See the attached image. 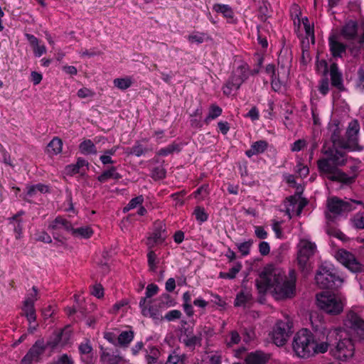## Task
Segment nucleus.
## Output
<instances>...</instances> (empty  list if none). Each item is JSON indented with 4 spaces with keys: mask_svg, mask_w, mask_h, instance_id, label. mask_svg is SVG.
<instances>
[{
    "mask_svg": "<svg viewBox=\"0 0 364 364\" xmlns=\"http://www.w3.org/2000/svg\"><path fill=\"white\" fill-rule=\"evenodd\" d=\"M296 274L294 270L286 275L280 268L269 266L259 274L256 286L260 294L269 291L276 300L293 298L296 294Z\"/></svg>",
    "mask_w": 364,
    "mask_h": 364,
    "instance_id": "f257e3e1",
    "label": "nucleus"
},
{
    "mask_svg": "<svg viewBox=\"0 0 364 364\" xmlns=\"http://www.w3.org/2000/svg\"><path fill=\"white\" fill-rule=\"evenodd\" d=\"M341 328H328L322 327L312 333L306 328L299 330L294 336L292 347L298 357L308 358L316 354L328 351L331 338L338 335Z\"/></svg>",
    "mask_w": 364,
    "mask_h": 364,
    "instance_id": "f03ea898",
    "label": "nucleus"
},
{
    "mask_svg": "<svg viewBox=\"0 0 364 364\" xmlns=\"http://www.w3.org/2000/svg\"><path fill=\"white\" fill-rule=\"evenodd\" d=\"M346 299L341 294L323 291L316 295V305L318 309L330 315H338L343 311Z\"/></svg>",
    "mask_w": 364,
    "mask_h": 364,
    "instance_id": "7ed1b4c3",
    "label": "nucleus"
},
{
    "mask_svg": "<svg viewBox=\"0 0 364 364\" xmlns=\"http://www.w3.org/2000/svg\"><path fill=\"white\" fill-rule=\"evenodd\" d=\"M317 164L320 173L331 181L347 184L352 183L354 180L353 177L348 176L345 173L338 170L337 166L330 158L319 159Z\"/></svg>",
    "mask_w": 364,
    "mask_h": 364,
    "instance_id": "20e7f679",
    "label": "nucleus"
},
{
    "mask_svg": "<svg viewBox=\"0 0 364 364\" xmlns=\"http://www.w3.org/2000/svg\"><path fill=\"white\" fill-rule=\"evenodd\" d=\"M343 327L358 341H364V319L355 311L349 310L343 319Z\"/></svg>",
    "mask_w": 364,
    "mask_h": 364,
    "instance_id": "39448f33",
    "label": "nucleus"
},
{
    "mask_svg": "<svg viewBox=\"0 0 364 364\" xmlns=\"http://www.w3.org/2000/svg\"><path fill=\"white\" fill-rule=\"evenodd\" d=\"M250 75V70L247 64L241 63L237 66L223 87V93L230 95L232 90H239L242 83L248 79Z\"/></svg>",
    "mask_w": 364,
    "mask_h": 364,
    "instance_id": "423d86ee",
    "label": "nucleus"
},
{
    "mask_svg": "<svg viewBox=\"0 0 364 364\" xmlns=\"http://www.w3.org/2000/svg\"><path fill=\"white\" fill-rule=\"evenodd\" d=\"M360 203L361 202L360 201L350 199L341 200L337 197L330 198L327 200L328 211L326 214V218L332 219L336 216L348 213L355 208L356 204Z\"/></svg>",
    "mask_w": 364,
    "mask_h": 364,
    "instance_id": "0eeeda50",
    "label": "nucleus"
},
{
    "mask_svg": "<svg viewBox=\"0 0 364 364\" xmlns=\"http://www.w3.org/2000/svg\"><path fill=\"white\" fill-rule=\"evenodd\" d=\"M315 279L321 289L338 288L343 282V280L333 272V269L324 265L319 267Z\"/></svg>",
    "mask_w": 364,
    "mask_h": 364,
    "instance_id": "6e6552de",
    "label": "nucleus"
},
{
    "mask_svg": "<svg viewBox=\"0 0 364 364\" xmlns=\"http://www.w3.org/2000/svg\"><path fill=\"white\" fill-rule=\"evenodd\" d=\"M297 261L299 267L304 269L311 257L316 252V245L312 242L309 236L300 237L297 245Z\"/></svg>",
    "mask_w": 364,
    "mask_h": 364,
    "instance_id": "1a4fd4ad",
    "label": "nucleus"
},
{
    "mask_svg": "<svg viewBox=\"0 0 364 364\" xmlns=\"http://www.w3.org/2000/svg\"><path fill=\"white\" fill-rule=\"evenodd\" d=\"M291 322L289 318L278 321L274 326L271 336L275 345L284 346L291 333Z\"/></svg>",
    "mask_w": 364,
    "mask_h": 364,
    "instance_id": "9d476101",
    "label": "nucleus"
},
{
    "mask_svg": "<svg viewBox=\"0 0 364 364\" xmlns=\"http://www.w3.org/2000/svg\"><path fill=\"white\" fill-rule=\"evenodd\" d=\"M355 346L351 338L340 339L331 349L332 356L341 361H347L354 355Z\"/></svg>",
    "mask_w": 364,
    "mask_h": 364,
    "instance_id": "9b49d317",
    "label": "nucleus"
},
{
    "mask_svg": "<svg viewBox=\"0 0 364 364\" xmlns=\"http://www.w3.org/2000/svg\"><path fill=\"white\" fill-rule=\"evenodd\" d=\"M297 193L287 198L285 201L286 213L289 218H291L294 214L299 215L303 208L307 205L308 201L306 198H302L300 193L302 192L303 188L301 186H298L296 188Z\"/></svg>",
    "mask_w": 364,
    "mask_h": 364,
    "instance_id": "f8f14e48",
    "label": "nucleus"
},
{
    "mask_svg": "<svg viewBox=\"0 0 364 364\" xmlns=\"http://www.w3.org/2000/svg\"><path fill=\"white\" fill-rule=\"evenodd\" d=\"M360 125L357 120L351 121L346 131V140H343L342 148L350 151H360L362 147L358 144V133Z\"/></svg>",
    "mask_w": 364,
    "mask_h": 364,
    "instance_id": "ddd939ff",
    "label": "nucleus"
},
{
    "mask_svg": "<svg viewBox=\"0 0 364 364\" xmlns=\"http://www.w3.org/2000/svg\"><path fill=\"white\" fill-rule=\"evenodd\" d=\"M341 34L346 40H356L362 46L364 43V23L358 26L355 21H349L343 27Z\"/></svg>",
    "mask_w": 364,
    "mask_h": 364,
    "instance_id": "4468645a",
    "label": "nucleus"
},
{
    "mask_svg": "<svg viewBox=\"0 0 364 364\" xmlns=\"http://www.w3.org/2000/svg\"><path fill=\"white\" fill-rule=\"evenodd\" d=\"M336 259L352 272H360L363 265L356 259L355 256L343 250H338L335 254Z\"/></svg>",
    "mask_w": 364,
    "mask_h": 364,
    "instance_id": "2eb2a0df",
    "label": "nucleus"
},
{
    "mask_svg": "<svg viewBox=\"0 0 364 364\" xmlns=\"http://www.w3.org/2000/svg\"><path fill=\"white\" fill-rule=\"evenodd\" d=\"M45 349L44 341L42 340L37 341L23 358L21 364H32L33 362H38Z\"/></svg>",
    "mask_w": 364,
    "mask_h": 364,
    "instance_id": "dca6fc26",
    "label": "nucleus"
},
{
    "mask_svg": "<svg viewBox=\"0 0 364 364\" xmlns=\"http://www.w3.org/2000/svg\"><path fill=\"white\" fill-rule=\"evenodd\" d=\"M71 336V332L69 328L55 331L49 341L47 342V346L52 349L58 347H64L69 341Z\"/></svg>",
    "mask_w": 364,
    "mask_h": 364,
    "instance_id": "f3484780",
    "label": "nucleus"
},
{
    "mask_svg": "<svg viewBox=\"0 0 364 364\" xmlns=\"http://www.w3.org/2000/svg\"><path fill=\"white\" fill-rule=\"evenodd\" d=\"M330 51L334 58H341L346 53V46L341 43L336 35H331L328 38Z\"/></svg>",
    "mask_w": 364,
    "mask_h": 364,
    "instance_id": "a211bd4d",
    "label": "nucleus"
},
{
    "mask_svg": "<svg viewBox=\"0 0 364 364\" xmlns=\"http://www.w3.org/2000/svg\"><path fill=\"white\" fill-rule=\"evenodd\" d=\"M269 355L262 351L257 350L248 353L245 358V364H266Z\"/></svg>",
    "mask_w": 364,
    "mask_h": 364,
    "instance_id": "6ab92c4d",
    "label": "nucleus"
},
{
    "mask_svg": "<svg viewBox=\"0 0 364 364\" xmlns=\"http://www.w3.org/2000/svg\"><path fill=\"white\" fill-rule=\"evenodd\" d=\"M100 360L102 364H122L124 361L123 357L119 355L118 351L111 353L106 349L102 350Z\"/></svg>",
    "mask_w": 364,
    "mask_h": 364,
    "instance_id": "aec40b11",
    "label": "nucleus"
},
{
    "mask_svg": "<svg viewBox=\"0 0 364 364\" xmlns=\"http://www.w3.org/2000/svg\"><path fill=\"white\" fill-rule=\"evenodd\" d=\"M166 237L165 230L161 226L159 229H155L152 234L147 238L146 244L149 248L162 243Z\"/></svg>",
    "mask_w": 364,
    "mask_h": 364,
    "instance_id": "412c9836",
    "label": "nucleus"
},
{
    "mask_svg": "<svg viewBox=\"0 0 364 364\" xmlns=\"http://www.w3.org/2000/svg\"><path fill=\"white\" fill-rule=\"evenodd\" d=\"M268 147V143L264 140H259L254 142L250 149L245 151L247 157L250 158L254 155L264 153Z\"/></svg>",
    "mask_w": 364,
    "mask_h": 364,
    "instance_id": "4be33fe9",
    "label": "nucleus"
},
{
    "mask_svg": "<svg viewBox=\"0 0 364 364\" xmlns=\"http://www.w3.org/2000/svg\"><path fill=\"white\" fill-rule=\"evenodd\" d=\"M25 36L30 44L33 46L35 56L41 57L46 53V46L44 45H39V41L36 36L29 33H26Z\"/></svg>",
    "mask_w": 364,
    "mask_h": 364,
    "instance_id": "5701e85b",
    "label": "nucleus"
},
{
    "mask_svg": "<svg viewBox=\"0 0 364 364\" xmlns=\"http://www.w3.org/2000/svg\"><path fill=\"white\" fill-rule=\"evenodd\" d=\"M71 225L70 223L68 220L63 218L58 217L50 223L48 229L53 231L63 230L70 232Z\"/></svg>",
    "mask_w": 364,
    "mask_h": 364,
    "instance_id": "b1692460",
    "label": "nucleus"
},
{
    "mask_svg": "<svg viewBox=\"0 0 364 364\" xmlns=\"http://www.w3.org/2000/svg\"><path fill=\"white\" fill-rule=\"evenodd\" d=\"M151 147L145 146L141 144V142L136 141L134 145L131 148L128 149L126 151L127 154H133L137 157L145 156L149 151H152Z\"/></svg>",
    "mask_w": 364,
    "mask_h": 364,
    "instance_id": "393cba45",
    "label": "nucleus"
},
{
    "mask_svg": "<svg viewBox=\"0 0 364 364\" xmlns=\"http://www.w3.org/2000/svg\"><path fill=\"white\" fill-rule=\"evenodd\" d=\"M139 307L141 308V313L144 316L150 317L154 319L159 318V314L158 311L151 306H146V298H141L139 301Z\"/></svg>",
    "mask_w": 364,
    "mask_h": 364,
    "instance_id": "a878e982",
    "label": "nucleus"
},
{
    "mask_svg": "<svg viewBox=\"0 0 364 364\" xmlns=\"http://www.w3.org/2000/svg\"><path fill=\"white\" fill-rule=\"evenodd\" d=\"M122 176L117 171L115 166H112L109 169L103 171L98 177L97 180L101 183H105L109 179L113 178L115 180L120 179Z\"/></svg>",
    "mask_w": 364,
    "mask_h": 364,
    "instance_id": "bb28decb",
    "label": "nucleus"
},
{
    "mask_svg": "<svg viewBox=\"0 0 364 364\" xmlns=\"http://www.w3.org/2000/svg\"><path fill=\"white\" fill-rule=\"evenodd\" d=\"M63 149V142L58 137H54L47 146V152L50 156L57 155L61 153Z\"/></svg>",
    "mask_w": 364,
    "mask_h": 364,
    "instance_id": "cd10ccee",
    "label": "nucleus"
},
{
    "mask_svg": "<svg viewBox=\"0 0 364 364\" xmlns=\"http://www.w3.org/2000/svg\"><path fill=\"white\" fill-rule=\"evenodd\" d=\"M134 336V333L132 331H122L117 338V344L121 347L127 348L133 341Z\"/></svg>",
    "mask_w": 364,
    "mask_h": 364,
    "instance_id": "c85d7f7f",
    "label": "nucleus"
},
{
    "mask_svg": "<svg viewBox=\"0 0 364 364\" xmlns=\"http://www.w3.org/2000/svg\"><path fill=\"white\" fill-rule=\"evenodd\" d=\"M329 132H331V139L333 146L342 148L343 139H340L341 130L338 126L337 124H331L329 127Z\"/></svg>",
    "mask_w": 364,
    "mask_h": 364,
    "instance_id": "c756f323",
    "label": "nucleus"
},
{
    "mask_svg": "<svg viewBox=\"0 0 364 364\" xmlns=\"http://www.w3.org/2000/svg\"><path fill=\"white\" fill-rule=\"evenodd\" d=\"M22 310H23V314L26 317V318L30 324L32 322L36 321V310H35L33 304L28 303V301H23Z\"/></svg>",
    "mask_w": 364,
    "mask_h": 364,
    "instance_id": "7c9ffc66",
    "label": "nucleus"
},
{
    "mask_svg": "<svg viewBox=\"0 0 364 364\" xmlns=\"http://www.w3.org/2000/svg\"><path fill=\"white\" fill-rule=\"evenodd\" d=\"M214 10L219 14H223V16L228 20H232L234 16V13L231 7L227 4H217L214 5Z\"/></svg>",
    "mask_w": 364,
    "mask_h": 364,
    "instance_id": "2f4dec72",
    "label": "nucleus"
},
{
    "mask_svg": "<svg viewBox=\"0 0 364 364\" xmlns=\"http://www.w3.org/2000/svg\"><path fill=\"white\" fill-rule=\"evenodd\" d=\"M80 151L83 154H96L97 149L94 143L90 140H84L79 146Z\"/></svg>",
    "mask_w": 364,
    "mask_h": 364,
    "instance_id": "473e14b6",
    "label": "nucleus"
},
{
    "mask_svg": "<svg viewBox=\"0 0 364 364\" xmlns=\"http://www.w3.org/2000/svg\"><path fill=\"white\" fill-rule=\"evenodd\" d=\"M74 236L82 238H89L92 236L93 232L88 226L81 227L79 228H73L71 226L70 231Z\"/></svg>",
    "mask_w": 364,
    "mask_h": 364,
    "instance_id": "72a5a7b5",
    "label": "nucleus"
},
{
    "mask_svg": "<svg viewBox=\"0 0 364 364\" xmlns=\"http://www.w3.org/2000/svg\"><path fill=\"white\" fill-rule=\"evenodd\" d=\"M201 335H194L186 336V338L183 339V342L186 347L193 350L196 346L201 345Z\"/></svg>",
    "mask_w": 364,
    "mask_h": 364,
    "instance_id": "f704fd0d",
    "label": "nucleus"
},
{
    "mask_svg": "<svg viewBox=\"0 0 364 364\" xmlns=\"http://www.w3.org/2000/svg\"><path fill=\"white\" fill-rule=\"evenodd\" d=\"M88 164L85 159H78L77 161L75 164H71L66 166V172L69 174H75L79 173L80 169L84 166H87Z\"/></svg>",
    "mask_w": 364,
    "mask_h": 364,
    "instance_id": "c9c22d12",
    "label": "nucleus"
},
{
    "mask_svg": "<svg viewBox=\"0 0 364 364\" xmlns=\"http://www.w3.org/2000/svg\"><path fill=\"white\" fill-rule=\"evenodd\" d=\"M113 83L116 87L124 90L131 87L132 84V80L129 77L116 78L114 80Z\"/></svg>",
    "mask_w": 364,
    "mask_h": 364,
    "instance_id": "e433bc0d",
    "label": "nucleus"
},
{
    "mask_svg": "<svg viewBox=\"0 0 364 364\" xmlns=\"http://www.w3.org/2000/svg\"><path fill=\"white\" fill-rule=\"evenodd\" d=\"M222 112V109L219 106L216 105H212L210 107L209 112L205 119V122L206 123H209L211 120H213L220 116Z\"/></svg>",
    "mask_w": 364,
    "mask_h": 364,
    "instance_id": "4c0bfd02",
    "label": "nucleus"
},
{
    "mask_svg": "<svg viewBox=\"0 0 364 364\" xmlns=\"http://www.w3.org/2000/svg\"><path fill=\"white\" fill-rule=\"evenodd\" d=\"M328 158H330L337 166L344 164L346 161L344 154L338 150H332V154Z\"/></svg>",
    "mask_w": 364,
    "mask_h": 364,
    "instance_id": "58836bf2",
    "label": "nucleus"
},
{
    "mask_svg": "<svg viewBox=\"0 0 364 364\" xmlns=\"http://www.w3.org/2000/svg\"><path fill=\"white\" fill-rule=\"evenodd\" d=\"M193 215H195L196 220L200 223H203L207 221L208 218V215L205 212L204 208L200 206H197L193 211Z\"/></svg>",
    "mask_w": 364,
    "mask_h": 364,
    "instance_id": "ea45409f",
    "label": "nucleus"
},
{
    "mask_svg": "<svg viewBox=\"0 0 364 364\" xmlns=\"http://www.w3.org/2000/svg\"><path fill=\"white\" fill-rule=\"evenodd\" d=\"M253 244V241L252 240H249L244 242L237 243L236 246L241 253V255L244 257L247 256L250 254V248Z\"/></svg>",
    "mask_w": 364,
    "mask_h": 364,
    "instance_id": "a19ab883",
    "label": "nucleus"
},
{
    "mask_svg": "<svg viewBox=\"0 0 364 364\" xmlns=\"http://www.w3.org/2000/svg\"><path fill=\"white\" fill-rule=\"evenodd\" d=\"M147 262L149 269L152 272H155L157 269L158 257L154 251H149L147 254Z\"/></svg>",
    "mask_w": 364,
    "mask_h": 364,
    "instance_id": "79ce46f5",
    "label": "nucleus"
},
{
    "mask_svg": "<svg viewBox=\"0 0 364 364\" xmlns=\"http://www.w3.org/2000/svg\"><path fill=\"white\" fill-rule=\"evenodd\" d=\"M144 202V197L142 196H136L132 198L129 203L123 208V212L127 213L130 210L136 208L137 205H141Z\"/></svg>",
    "mask_w": 364,
    "mask_h": 364,
    "instance_id": "37998d69",
    "label": "nucleus"
},
{
    "mask_svg": "<svg viewBox=\"0 0 364 364\" xmlns=\"http://www.w3.org/2000/svg\"><path fill=\"white\" fill-rule=\"evenodd\" d=\"M300 25L302 24L307 36H314V26L311 23L307 17L300 19Z\"/></svg>",
    "mask_w": 364,
    "mask_h": 364,
    "instance_id": "c03bdc74",
    "label": "nucleus"
},
{
    "mask_svg": "<svg viewBox=\"0 0 364 364\" xmlns=\"http://www.w3.org/2000/svg\"><path fill=\"white\" fill-rule=\"evenodd\" d=\"M301 12L299 11V8L296 4H294L290 9V15L294 21V25H298L300 26V18L299 16Z\"/></svg>",
    "mask_w": 364,
    "mask_h": 364,
    "instance_id": "a18cd8bd",
    "label": "nucleus"
},
{
    "mask_svg": "<svg viewBox=\"0 0 364 364\" xmlns=\"http://www.w3.org/2000/svg\"><path fill=\"white\" fill-rule=\"evenodd\" d=\"M250 299V294L248 293L240 292L237 295L235 300V305L237 306H242L246 304Z\"/></svg>",
    "mask_w": 364,
    "mask_h": 364,
    "instance_id": "49530a36",
    "label": "nucleus"
},
{
    "mask_svg": "<svg viewBox=\"0 0 364 364\" xmlns=\"http://www.w3.org/2000/svg\"><path fill=\"white\" fill-rule=\"evenodd\" d=\"M242 265L240 264H237L232 267L228 272L220 273V277L225 279H234L237 274L240 271Z\"/></svg>",
    "mask_w": 364,
    "mask_h": 364,
    "instance_id": "de8ad7c7",
    "label": "nucleus"
},
{
    "mask_svg": "<svg viewBox=\"0 0 364 364\" xmlns=\"http://www.w3.org/2000/svg\"><path fill=\"white\" fill-rule=\"evenodd\" d=\"M241 338L236 331H232L230 333V340L225 341V344L228 348H231L234 345L238 344L240 342Z\"/></svg>",
    "mask_w": 364,
    "mask_h": 364,
    "instance_id": "09e8293b",
    "label": "nucleus"
},
{
    "mask_svg": "<svg viewBox=\"0 0 364 364\" xmlns=\"http://www.w3.org/2000/svg\"><path fill=\"white\" fill-rule=\"evenodd\" d=\"M295 171L301 178L306 177L309 173L308 166L304 165L300 161L297 162Z\"/></svg>",
    "mask_w": 364,
    "mask_h": 364,
    "instance_id": "8fccbe9b",
    "label": "nucleus"
},
{
    "mask_svg": "<svg viewBox=\"0 0 364 364\" xmlns=\"http://www.w3.org/2000/svg\"><path fill=\"white\" fill-rule=\"evenodd\" d=\"M194 196L198 200H203L208 194V185H203L194 192Z\"/></svg>",
    "mask_w": 364,
    "mask_h": 364,
    "instance_id": "3c124183",
    "label": "nucleus"
},
{
    "mask_svg": "<svg viewBox=\"0 0 364 364\" xmlns=\"http://www.w3.org/2000/svg\"><path fill=\"white\" fill-rule=\"evenodd\" d=\"M23 214V211H20L16 214L15 216H14L11 220L12 222L16 223L14 224V230L18 234V235H20L22 232V226L21 224V220H18V218L20 215H22Z\"/></svg>",
    "mask_w": 364,
    "mask_h": 364,
    "instance_id": "603ef678",
    "label": "nucleus"
},
{
    "mask_svg": "<svg viewBox=\"0 0 364 364\" xmlns=\"http://www.w3.org/2000/svg\"><path fill=\"white\" fill-rule=\"evenodd\" d=\"M38 289L36 287H33L32 291L27 294L24 301H28V303L34 305L35 302L38 300Z\"/></svg>",
    "mask_w": 364,
    "mask_h": 364,
    "instance_id": "864d4df0",
    "label": "nucleus"
},
{
    "mask_svg": "<svg viewBox=\"0 0 364 364\" xmlns=\"http://www.w3.org/2000/svg\"><path fill=\"white\" fill-rule=\"evenodd\" d=\"M182 314L179 310H171L167 312L164 316L165 319L168 321H172L176 319H178L181 318Z\"/></svg>",
    "mask_w": 364,
    "mask_h": 364,
    "instance_id": "5fc2aeb1",
    "label": "nucleus"
},
{
    "mask_svg": "<svg viewBox=\"0 0 364 364\" xmlns=\"http://www.w3.org/2000/svg\"><path fill=\"white\" fill-rule=\"evenodd\" d=\"M158 291H159L158 286L155 284H150L146 287V293H145L146 296L144 298H146V299L147 298H151L153 296L156 295L158 293Z\"/></svg>",
    "mask_w": 364,
    "mask_h": 364,
    "instance_id": "6e6d98bb",
    "label": "nucleus"
},
{
    "mask_svg": "<svg viewBox=\"0 0 364 364\" xmlns=\"http://www.w3.org/2000/svg\"><path fill=\"white\" fill-rule=\"evenodd\" d=\"M177 149V145L176 144H170L166 147L161 149L157 154L159 156H166L171 154H172L175 150Z\"/></svg>",
    "mask_w": 364,
    "mask_h": 364,
    "instance_id": "4d7b16f0",
    "label": "nucleus"
},
{
    "mask_svg": "<svg viewBox=\"0 0 364 364\" xmlns=\"http://www.w3.org/2000/svg\"><path fill=\"white\" fill-rule=\"evenodd\" d=\"M307 143L304 139H299L294 141L291 146L292 151H299L306 146Z\"/></svg>",
    "mask_w": 364,
    "mask_h": 364,
    "instance_id": "13d9d810",
    "label": "nucleus"
},
{
    "mask_svg": "<svg viewBox=\"0 0 364 364\" xmlns=\"http://www.w3.org/2000/svg\"><path fill=\"white\" fill-rule=\"evenodd\" d=\"M52 364H74V361L70 356L68 355L67 354H63Z\"/></svg>",
    "mask_w": 364,
    "mask_h": 364,
    "instance_id": "bf43d9fd",
    "label": "nucleus"
},
{
    "mask_svg": "<svg viewBox=\"0 0 364 364\" xmlns=\"http://www.w3.org/2000/svg\"><path fill=\"white\" fill-rule=\"evenodd\" d=\"M255 234L259 239H266L268 236L267 232L262 226L255 227Z\"/></svg>",
    "mask_w": 364,
    "mask_h": 364,
    "instance_id": "052dcab7",
    "label": "nucleus"
},
{
    "mask_svg": "<svg viewBox=\"0 0 364 364\" xmlns=\"http://www.w3.org/2000/svg\"><path fill=\"white\" fill-rule=\"evenodd\" d=\"M92 294L97 298H101L104 295V289L101 284H97L93 286Z\"/></svg>",
    "mask_w": 364,
    "mask_h": 364,
    "instance_id": "680f3d73",
    "label": "nucleus"
},
{
    "mask_svg": "<svg viewBox=\"0 0 364 364\" xmlns=\"http://www.w3.org/2000/svg\"><path fill=\"white\" fill-rule=\"evenodd\" d=\"M93 95L94 92L87 87H82L77 91V96L80 98L90 97H92Z\"/></svg>",
    "mask_w": 364,
    "mask_h": 364,
    "instance_id": "e2e57ef3",
    "label": "nucleus"
},
{
    "mask_svg": "<svg viewBox=\"0 0 364 364\" xmlns=\"http://www.w3.org/2000/svg\"><path fill=\"white\" fill-rule=\"evenodd\" d=\"M259 252L262 255H267L270 252V246L267 242H261L259 244Z\"/></svg>",
    "mask_w": 364,
    "mask_h": 364,
    "instance_id": "0e129e2a",
    "label": "nucleus"
},
{
    "mask_svg": "<svg viewBox=\"0 0 364 364\" xmlns=\"http://www.w3.org/2000/svg\"><path fill=\"white\" fill-rule=\"evenodd\" d=\"M92 350V348L89 341L82 343L79 346V350L82 354H88Z\"/></svg>",
    "mask_w": 364,
    "mask_h": 364,
    "instance_id": "69168bd1",
    "label": "nucleus"
},
{
    "mask_svg": "<svg viewBox=\"0 0 364 364\" xmlns=\"http://www.w3.org/2000/svg\"><path fill=\"white\" fill-rule=\"evenodd\" d=\"M188 39L191 43H201L204 41V35L196 33L188 36Z\"/></svg>",
    "mask_w": 364,
    "mask_h": 364,
    "instance_id": "338daca9",
    "label": "nucleus"
},
{
    "mask_svg": "<svg viewBox=\"0 0 364 364\" xmlns=\"http://www.w3.org/2000/svg\"><path fill=\"white\" fill-rule=\"evenodd\" d=\"M181 360V357L175 352L170 354L165 364H178Z\"/></svg>",
    "mask_w": 364,
    "mask_h": 364,
    "instance_id": "774afa93",
    "label": "nucleus"
}]
</instances>
